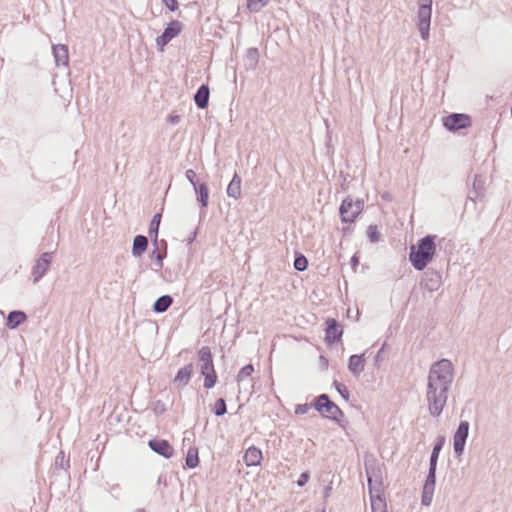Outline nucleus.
Segmentation results:
<instances>
[{
	"label": "nucleus",
	"mask_w": 512,
	"mask_h": 512,
	"mask_svg": "<svg viewBox=\"0 0 512 512\" xmlns=\"http://www.w3.org/2000/svg\"><path fill=\"white\" fill-rule=\"evenodd\" d=\"M453 379L454 368L450 360L440 359L430 367L426 400L431 416L439 417L443 412Z\"/></svg>",
	"instance_id": "f257e3e1"
},
{
	"label": "nucleus",
	"mask_w": 512,
	"mask_h": 512,
	"mask_svg": "<svg viewBox=\"0 0 512 512\" xmlns=\"http://www.w3.org/2000/svg\"><path fill=\"white\" fill-rule=\"evenodd\" d=\"M437 235L427 234L410 246L409 261L417 271H423L437 254Z\"/></svg>",
	"instance_id": "f03ea898"
},
{
	"label": "nucleus",
	"mask_w": 512,
	"mask_h": 512,
	"mask_svg": "<svg viewBox=\"0 0 512 512\" xmlns=\"http://www.w3.org/2000/svg\"><path fill=\"white\" fill-rule=\"evenodd\" d=\"M197 358L200 362V375L204 378L203 387L210 390L215 387L218 382V375L214 365V358L209 346H202L197 351Z\"/></svg>",
	"instance_id": "7ed1b4c3"
},
{
	"label": "nucleus",
	"mask_w": 512,
	"mask_h": 512,
	"mask_svg": "<svg viewBox=\"0 0 512 512\" xmlns=\"http://www.w3.org/2000/svg\"><path fill=\"white\" fill-rule=\"evenodd\" d=\"M313 408L324 418L339 424L345 428L347 421H344V412L335 404L328 394H320L313 401Z\"/></svg>",
	"instance_id": "20e7f679"
},
{
	"label": "nucleus",
	"mask_w": 512,
	"mask_h": 512,
	"mask_svg": "<svg viewBox=\"0 0 512 512\" xmlns=\"http://www.w3.org/2000/svg\"><path fill=\"white\" fill-rule=\"evenodd\" d=\"M369 494L382 493V465L373 457L364 461Z\"/></svg>",
	"instance_id": "39448f33"
},
{
	"label": "nucleus",
	"mask_w": 512,
	"mask_h": 512,
	"mask_svg": "<svg viewBox=\"0 0 512 512\" xmlns=\"http://www.w3.org/2000/svg\"><path fill=\"white\" fill-rule=\"evenodd\" d=\"M432 3V0H418L416 25L423 41H428L430 38Z\"/></svg>",
	"instance_id": "423d86ee"
},
{
	"label": "nucleus",
	"mask_w": 512,
	"mask_h": 512,
	"mask_svg": "<svg viewBox=\"0 0 512 512\" xmlns=\"http://www.w3.org/2000/svg\"><path fill=\"white\" fill-rule=\"evenodd\" d=\"M364 209L362 199L354 200L352 196L345 197L339 206V215L342 223L352 224Z\"/></svg>",
	"instance_id": "0eeeda50"
},
{
	"label": "nucleus",
	"mask_w": 512,
	"mask_h": 512,
	"mask_svg": "<svg viewBox=\"0 0 512 512\" xmlns=\"http://www.w3.org/2000/svg\"><path fill=\"white\" fill-rule=\"evenodd\" d=\"M183 30V24L179 20H171L164 28L161 35L156 38L158 51H164L165 46Z\"/></svg>",
	"instance_id": "6e6552de"
},
{
	"label": "nucleus",
	"mask_w": 512,
	"mask_h": 512,
	"mask_svg": "<svg viewBox=\"0 0 512 512\" xmlns=\"http://www.w3.org/2000/svg\"><path fill=\"white\" fill-rule=\"evenodd\" d=\"M443 126L450 132H457L471 126L472 119L468 114L451 113L442 119Z\"/></svg>",
	"instance_id": "1a4fd4ad"
},
{
	"label": "nucleus",
	"mask_w": 512,
	"mask_h": 512,
	"mask_svg": "<svg viewBox=\"0 0 512 512\" xmlns=\"http://www.w3.org/2000/svg\"><path fill=\"white\" fill-rule=\"evenodd\" d=\"M325 337L324 341L328 346L341 342L344 333L343 327L335 318H327L325 320Z\"/></svg>",
	"instance_id": "9d476101"
},
{
	"label": "nucleus",
	"mask_w": 512,
	"mask_h": 512,
	"mask_svg": "<svg viewBox=\"0 0 512 512\" xmlns=\"http://www.w3.org/2000/svg\"><path fill=\"white\" fill-rule=\"evenodd\" d=\"M469 428L470 423L466 420H462L453 435V450L457 457H460L464 453Z\"/></svg>",
	"instance_id": "9b49d317"
},
{
	"label": "nucleus",
	"mask_w": 512,
	"mask_h": 512,
	"mask_svg": "<svg viewBox=\"0 0 512 512\" xmlns=\"http://www.w3.org/2000/svg\"><path fill=\"white\" fill-rule=\"evenodd\" d=\"M152 245L154 249L149 253V258L155 266L153 270L159 272L163 267L164 259L167 257V242L165 240L159 242L158 239H152Z\"/></svg>",
	"instance_id": "f8f14e48"
},
{
	"label": "nucleus",
	"mask_w": 512,
	"mask_h": 512,
	"mask_svg": "<svg viewBox=\"0 0 512 512\" xmlns=\"http://www.w3.org/2000/svg\"><path fill=\"white\" fill-rule=\"evenodd\" d=\"M53 259V252H43L36 260L32 269L33 281H40L47 273Z\"/></svg>",
	"instance_id": "ddd939ff"
},
{
	"label": "nucleus",
	"mask_w": 512,
	"mask_h": 512,
	"mask_svg": "<svg viewBox=\"0 0 512 512\" xmlns=\"http://www.w3.org/2000/svg\"><path fill=\"white\" fill-rule=\"evenodd\" d=\"M193 374L194 364L192 362H189L183 367L179 368L172 380L174 388L178 391L185 388L190 383Z\"/></svg>",
	"instance_id": "4468645a"
},
{
	"label": "nucleus",
	"mask_w": 512,
	"mask_h": 512,
	"mask_svg": "<svg viewBox=\"0 0 512 512\" xmlns=\"http://www.w3.org/2000/svg\"><path fill=\"white\" fill-rule=\"evenodd\" d=\"M442 285V274L432 268H428L422 277L421 287L429 292L437 291Z\"/></svg>",
	"instance_id": "2eb2a0df"
},
{
	"label": "nucleus",
	"mask_w": 512,
	"mask_h": 512,
	"mask_svg": "<svg viewBox=\"0 0 512 512\" xmlns=\"http://www.w3.org/2000/svg\"><path fill=\"white\" fill-rule=\"evenodd\" d=\"M148 446L154 453L164 457L165 459H170L174 455V448L166 439H150Z\"/></svg>",
	"instance_id": "dca6fc26"
},
{
	"label": "nucleus",
	"mask_w": 512,
	"mask_h": 512,
	"mask_svg": "<svg viewBox=\"0 0 512 512\" xmlns=\"http://www.w3.org/2000/svg\"><path fill=\"white\" fill-rule=\"evenodd\" d=\"M52 53L57 67H67L69 63L68 46L65 44H56L52 46Z\"/></svg>",
	"instance_id": "f3484780"
},
{
	"label": "nucleus",
	"mask_w": 512,
	"mask_h": 512,
	"mask_svg": "<svg viewBox=\"0 0 512 512\" xmlns=\"http://www.w3.org/2000/svg\"><path fill=\"white\" fill-rule=\"evenodd\" d=\"M365 368V353L353 354L348 359V370L355 377H359Z\"/></svg>",
	"instance_id": "a211bd4d"
},
{
	"label": "nucleus",
	"mask_w": 512,
	"mask_h": 512,
	"mask_svg": "<svg viewBox=\"0 0 512 512\" xmlns=\"http://www.w3.org/2000/svg\"><path fill=\"white\" fill-rule=\"evenodd\" d=\"M263 459L262 451L256 446H250L243 457V460L248 467H255L261 464Z\"/></svg>",
	"instance_id": "6ab92c4d"
},
{
	"label": "nucleus",
	"mask_w": 512,
	"mask_h": 512,
	"mask_svg": "<svg viewBox=\"0 0 512 512\" xmlns=\"http://www.w3.org/2000/svg\"><path fill=\"white\" fill-rule=\"evenodd\" d=\"M210 89L208 84H202L194 94V102L199 109H206L209 105Z\"/></svg>",
	"instance_id": "aec40b11"
},
{
	"label": "nucleus",
	"mask_w": 512,
	"mask_h": 512,
	"mask_svg": "<svg viewBox=\"0 0 512 512\" xmlns=\"http://www.w3.org/2000/svg\"><path fill=\"white\" fill-rule=\"evenodd\" d=\"M196 194V201L201 210H205L209 204V188L206 183L200 182L193 187Z\"/></svg>",
	"instance_id": "412c9836"
},
{
	"label": "nucleus",
	"mask_w": 512,
	"mask_h": 512,
	"mask_svg": "<svg viewBox=\"0 0 512 512\" xmlns=\"http://www.w3.org/2000/svg\"><path fill=\"white\" fill-rule=\"evenodd\" d=\"M27 320V314L22 310H12L6 317V327L16 329Z\"/></svg>",
	"instance_id": "4be33fe9"
},
{
	"label": "nucleus",
	"mask_w": 512,
	"mask_h": 512,
	"mask_svg": "<svg viewBox=\"0 0 512 512\" xmlns=\"http://www.w3.org/2000/svg\"><path fill=\"white\" fill-rule=\"evenodd\" d=\"M148 248V239L146 236L138 234L133 238L131 254L135 258H140Z\"/></svg>",
	"instance_id": "5701e85b"
},
{
	"label": "nucleus",
	"mask_w": 512,
	"mask_h": 512,
	"mask_svg": "<svg viewBox=\"0 0 512 512\" xmlns=\"http://www.w3.org/2000/svg\"><path fill=\"white\" fill-rule=\"evenodd\" d=\"M445 441H446V439H445V436H443V435H439L435 439V442H434V445L432 448V452L430 455V459H429V466L437 468L439 455L445 445Z\"/></svg>",
	"instance_id": "b1692460"
},
{
	"label": "nucleus",
	"mask_w": 512,
	"mask_h": 512,
	"mask_svg": "<svg viewBox=\"0 0 512 512\" xmlns=\"http://www.w3.org/2000/svg\"><path fill=\"white\" fill-rule=\"evenodd\" d=\"M173 297L169 294L158 297L152 305V310L155 313L161 314L166 312L173 304Z\"/></svg>",
	"instance_id": "393cba45"
},
{
	"label": "nucleus",
	"mask_w": 512,
	"mask_h": 512,
	"mask_svg": "<svg viewBox=\"0 0 512 512\" xmlns=\"http://www.w3.org/2000/svg\"><path fill=\"white\" fill-rule=\"evenodd\" d=\"M259 62V50L255 47L248 48L244 57L246 70L256 69Z\"/></svg>",
	"instance_id": "a878e982"
},
{
	"label": "nucleus",
	"mask_w": 512,
	"mask_h": 512,
	"mask_svg": "<svg viewBox=\"0 0 512 512\" xmlns=\"http://www.w3.org/2000/svg\"><path fill=\"white\" fill-rule=\"evenodd\" d=\"M241 177L235 173L227 186V195L234 199H239L241 197Z\"/></svg>",
	"instance_id": "bb28decb"
},
{
	"label": "nucleus",
	"mask_w": 512,
	"mask_h": 512,
	"mask_svg": "<svg viewBox=\"0 0 512 512\" xmlns=\"http://www.w3.org/2000/svg\"><path fill=\"white\" fill-rule=\"evenodd\" d=\"M372 512H387V504L381 493L370 494Z\"/></svg>",
	"instance_id": "cd10ccee"
},
{
	"label": "nucleus",
	"mask_w": 512,
	"mask_h": 512,
	"mask_svg": "<svg viewBox=\"0 0 512 512\" xmlns=\"http://www.w3.org/2000/svg\"><path fill=\"white\" fill-rule=\"evenodd\" d=\"M200 463L199 460V451L196 446H191L185 457V466L189 469L196 468Z\"/></svg>",
	"instance_id": "c85d7f7f"
},
{
	"label": "nucleus",
	"mask_w": 512,
	"mask_h": 512,
	"mask_svg": "<svg viewBox=\"0 0 512 512\" xmlns=\"http://www.w3.org/2000/svg\"><path fill=\"white\" fill-rule=\"evenodd\" d=\"M161 218H162V213L158 212V213L154 214V216L152 217V219L150 221L148 234H149L151 240L158 239Z\"/></svg>",
	"instance_id": "c756f323"
},
{
	"label": "nucleus",
	"mask_w": 512,
	"mask_h": 512,
	"mask_svg": "<svg viewBox=\"0 0 512 512\" xmlns=\"http://www.w3.org/2000/svg\"><path fill=\"white\" fill-rule=\"evenodd\" d=\"M308 259L300 252H295L293 267L296 271L303 272L308 268Z\"/></svg>",
	"instance_id": "7c9ffc66"
},
{
	"label": "nucleus",
	"mask_w": 512,
	"mask_h": 512,
	"mask_svg": "<svg viewBox=\"0 0 512 512\" xmlns=\"http://www.w3.org/2000/svg\"><path fill=\"white\" fill-rule=\"evenodd\" d=\"M436 471H437V468H436V467H431V466H429L428 474H427V476H426V479H425V482H424L423 488H425V489L435 490V485H436Z\"/></svg>",
	"instance_id": "2f4dec72"
},
{
	"label": "nucleus",
	"mask_w": 512,
	"mask_h": 512,
	"mask_svg": "<svg viewBox=\"0 0 512 512\" xmlns=\"http://www.w3.org/2000/svg\"><path fill=\"white\" fill-rule=\"evenodd\" d=\"M212 413L216 417H221L227 413V404L224 398H218L212 407Z\"/></svg>",
	"instance_id": "473e14b6"
},
{
	"label": "nucleus",
	"mask_w": 512,
	"mask_h": 512,
	"mask_svg": "<svg viewBox=\"0 0 512 512\" xmlns=\"http://www.w3.org/2000/svg\"><path fill=\"white\" fill-rule=\"evenodd\" d=\"M270 0H247V8L250 12L257 13L261 11Z\"/></svg>",
	"instance_id": "72a5a7b5"
},
{
	"label": "nucleus",
	"mask_w": 512,
	"mask_h": 512,
	"mask_svg": "<svg viewBox=\"0 0 512 512\" xmlns=\"http://www.w3.org/2000/svg\"><path fill=\"white\" fill-rule=\"evenodd\" d=\"M366 235L371 243L378 242L381 237L378 226L374 224H371L367 227Z\"/></svg>",
	"instance_id": "f704fd0d"
},
{
	"label": "nucleus",
	"mask_w": 512,
	"mask_h": 512,
	"mask_svg": "<svg viewBox=\"0 0 512 512\" xmlns=\"http://www.w3.org/2000/svg\"><path fill=\"white\" fill-rule=\"evenodd\" d=\"M333 386L335 387L336 391L341 395V397L345 401L349 400L350 392H349L348 388L343 383H341L337 380H334Z\"/></svg>",
	"instance_id": "c9c22d12"
},
{
	"label": "nucleus",
	"mask_w": 512,
	"mask_h": 512,
	"mask_svg": "<svg viewBox=\"0 0 512 512\" xmlns=\"http://www.w3.org/2000/svg\"><path fill=\"white\" fill-rule=\"evenodd\" d=\"M254 371V367L252 364H247L245 366H243L240 371L238 372V375H237V381L240 382L242 381L243 379H245L246 377H249L251 376V374L253 373Z\"/></svg>",
	"instance_id": "e433bc0d"
},
{
	"label": "nucleus",
	"mask_w": 512,
	"mask_h": 512,
	"mask_svg": "<svg viewBox=\"0 0 512 512\" xmlns=\"http://www.w3.org/2000/svg\"><path fill=\"white\" fill-rule=\"evenodd\" d=\"M433 495H434V490L423 488L422 496H421V504L423 506L431 505L432 499H433Z\"/></svg>",
	"instance_id": "4c0bfd02"
},
{
	"label": "nucleus",
	"mask_w": 512,
	"mask_h": 512,
	"mask_svg": "<svg viewBox=\"0 0 512 512\" xmlns=\"http://www.w3.org/2000/svg\"><path fill=\"white\" fill-rule=\"evenodd\" d=\"M472 193H475V198H482L483 197V193L480 190V180L478 179V176L475 177V180H474V183H473V188H472V190L468 194V199L469 200H474V198L471 195Z\"/></svg>",
	"instance_id": "58836bf2"
},
{
	"label": "nucleus",
	"mask_w": 512,
	"mask_h": 512,
	"mask_svg": "<svg viewBox=\"0 0 512 512\" xmlns=\"http://www.w3.org/2000/svg\"><path fill=\"white\" fill-rule=\"evenodd\" d=\"M65 465L69 467V460H65V455L63 451H60L59 454L55 458V467L66 469Z\"/></svg>",
	"instance_id": "ea45409f"
},
{
	"label": "nucleus",
	"mask_w": 512,
	"mask_h": 512,
	"mask_svg": "<svg viewBox=\"0 0 512 512\" xmlns=\"http://www.w3.org/2000/svg\"><path fill=\"white\" fill-rule=\"evenodd\" d=\"M186 179L189 181V183L195 187V185L199 184V180L197 177V173L193 169H188L185 172Z\"/></svg>",
	"instance_id": "a19ab883"
},
{
	"label": "nucleus",
	"mask_w": 512,
	"mask_h": 512,
	"mask_svg": "<svg viewBox=\"0 0 512 512\" xmlns=\"http://www.w3.org/2000/svg\"><path fill=\"white\" fill-rule=\"evenodd\" d=\"M311 408H313V402L310 404L309 403L298 404L295 406V414H297V415L306 414Z\"/></svg>",
	"instance_id": "79ce46f5"
},
{
	"label": "nucleus",
	"mask_w": 512,
	"mask_h": 512,
	"mask_svg": "<svg viewBox=\"0 0 512 512\" xmlns=\"http://www.w3.org/2000/svg\"><path fill=\"white\" fill-rule=\"evenodd\" d=\"M153 412L156 414V415H161L163 414L167 408L165 406V403L161 400H156L154 403H153Z\"/></svg>",
	"instance_id": "37998d69"
},
{
	"label": "nucleus",
	"mask_w": 512,
	"mask_h": 512,
	"mask_svg": "<svg viewBox=\"0 0 512 512\" xmlns=\"http://www.w3.org/2000/svg\"><path fill=\"white\" fill-rule=\"evenodd\" d=\"M387 346V342L385 341L381 348L378 350V352L376 353L375 357H374V365L378 368L379 365H380V362L384 359L383 357V353L385 351V348Z\"/></svg>",
	"instance_id": "c03bdc74"
},
{
	"label": "nucleus",
	"mask_w": 512,
	"mask_h": 512,
	"mask_svg": "<svg viewBox=\"0 0 512 512\" xmlns=\"http://www.w3.org/2000/svg\"><path fill=\"white\" fill-rule=\"evenodd\" d=\"M309 479H310V472L304 471L300 474L298 480L296 481V484L299 487H304L308 483Z\"/></svg>",
	"instance_id": "a18cd8bd"
},
{
	"label": "nucleus",
	"mask_w": 512,
	"mask_h": 512,
	"mask_svg": "<svg viewBox=\"0 0 512 512\" xmlns=\"http://www.w3.org/2000/svg\"><path fill=\"white\" fill-rule=\"evenodd\" d=\"M164 6L171 12H175L179 8L177 0H161Z\"/></svg>",
	"instance_id": "49530a36"
},
{
	"label": "nucleus",
	"mask_w": 512,
	"mask_h": 512,
	"mask_svg": "<svg viewBox=\"0 0 512 512\" xmlns=\"http://www.w3.org/2000/svg\"><path fill=\"white\" fill-rule=\"evenodd\" d=\"M180 116L179 115H174V114H171L168 116L167 118V121L172 124V125H176L180 122Z\"/></svg>",
	"instance_id": "de8ad7c7"
},
{
	"label": "nucleus",
	"mask_w": 512,
	"mask_h": 512,
	"mask_svg": "<svg viewBox=\"0 0 512 512\" xmlns=\"http://www.w3.org/2000/svg\"><path fill=\"white\" fill-rule=\"evenodd\" d=\"M157 484L159 486H164L166 487L168 485V481H167V475L166 474H160L159 477H158V480H157Z\"/></svg>",
	"instance_id": "09e8293b"
},
{
	"label": "nucleus",
	"mask_w": 512,
	"mask_h": 512,
	"mask_svg": "<svg viewBox=\"0 0 512 512\" xmlns=\"http://www.w3.org/2000/svg\"><path fill=\"white\" fill-rule=\"evenodd\" d=\"M350 264H351V267L354 271H356V268L358 267L359 265V257L354 254L351 259H350Z\"/></svg>",
	"instance_id": "8fccbe9b"
},
{
	"label": "nucleus",
	"mask_w": 512,
	"mask_h": 512,
	"mask_svg": "<svg viewBox=\"0 0 512 512\" xmlns=\"http://www.w3.org/2000/svg\"><path fill=\"white\" fill-rule=\"evenodd\" d=\"M352 232H353V227L351 226V224H349L348 226H344L342 228L343 236H349Z\"/></svg>",
	"instance_id": "3c124183"
},
{
	"label": "nucleus",
	"mask_w": 512,
	"mask_h": 512,
	"mask_svg": "<svg viewBox=\"0 0 512 512\" xmlns=\"http://www.w3.org/2000/svg\"><path fill=\"white\" fill-rule=\"evenodd\" d=\"M196 236H197V231H196V230H194V231L189 235V237H188V238H187V240H186V241H187V245H191V244L195 241Z\"/></svg>",
	"instance_id": "603ef678"
},
{
	"label": "nucleus",
	"mask_w": 512,
	"mask_h": 512,
	"mask_svg": "<svg viewBox=\"0 0 512 512\" xmlns=\"http://www.w3.org/2000/svg\"><path fill=\"white\" fill-rule=\"evenodd\" d=\"M331 490H332V487L330 485H327L324 487L323 495L325 498L329 497Z\"/></svg>",
	"instance_id": "864d4df0"
},
{
	"label": "nucleus",
	"mask_w": 512,
	"mask_h": 512,
	"mask_svg": "<svg viewBox=\"0 0 512 512\" xmlns=\"http://www.w3.org/2000/svg\"><path fill=\"white\" fill-rule=\"evenodd\" d=\"M340 177L343 178L344 180H346L350 177V175L348 173L344 174L343 172H340Z\"/></svg>",
	"instance_id": "5fc2aeb1"
},
{
	"label": "nucleus",
	"mask_w": 512,
	"mask_h": 512,
	"mask_svg": "<svg viewBox=\"0 0 512 512\" xmlns=\"http://www.w3.org/2000/svg\"><path fill=\"white\" fill-rule=\"evenodd\" d=\"M120 489V486L119 485H114L111 490L114 491V492H117V490Z\"/></svg>",
	"instance_id": "6e6d98bb"
},
{
	"label": "nucleus",
	"mask_w": 512,
	"mask_h": 512,
	"mask_svg": "<svg viewBox=\"0 0 512 512\" xmlns=\"http://www.w3.org/2000/svg\"><path fill=\"white\" fill-rule=\"evenodd\" d=\"M135 512H147V511L145 509H143V508H138V509H136Z\"/></svg>",
	"instance_id": "4d7b16f0"
},
{
	"label": "nucleus",
	"mask_w": 512,
	"mask_h": 512,
	"mask_svg": "<svg viewBox=\"0 0 512 512\" xmlns=\"http://www.w3.org/2000/svg\"><path fill=\"white\" fill-rule=\"evenodd\" d=\"M471 195H472V197L474 198V200H472V201H473V202H476V200H477L478 198H475V193H472Z\"/></svg>",
	"instance_id": "13d9d810"
},
{
	"label": "nucleus",
	"mask_w": 512,
	"mask_h": 512,
	"mask_svg": "<svg viewBox=\"0 0 512 512\" xmlns=\"http://www.w3.org/2000/svg\"><path fill=\"white\" fill-rule=\"evenodd\" d=\"M322 363L327 362V360L324 357H321Z\"/></svg>",
	"instance_id": "bf43d9fd"
},
{
	"label": "nucleus",
	"mask_w": 512,
	"mask_h": 512,
	"mask_svg": "<svg viewBox=\"0 0 512 512\" xmlns=\"http://www.w3.org/2000/svg\"><path fill=\"white\" fill-rule=\"evenodd\" d=\"M322 363L327 362V360L324 357H321Z\"/></svg>",
	"instance_id": "052dcab7"
}]
</instances>
